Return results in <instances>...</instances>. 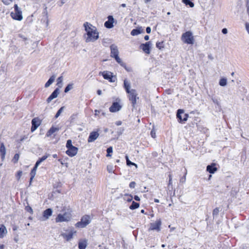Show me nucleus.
<instances>
[{
	"label": "nucleus",
	"instance_id": "obj_1",
	"mask_svg": "<svg viewBox=\"0 0 249 249\" xmlns=\"http://www.w3.org/2000/svg\"><path fill=\"white\" fill-rule=\"evenodd\" d=\"M83 26L86 32L84 35L86 42H94L99 38V33L96 27L87 22Z\"/></svg>",
	"mask_w": 249,
	"mask_h": 249
},
{
	"label": "nucleus",
	"instance_id": "obj_2",
	"mask_svg": "<svg viewBox=\"0 0 249 249\" xmlns=\"http://www.w3.org/2000/svg\"><path fill=\"white\" fill-rule=\"evenodd\" d=\"M124 87L125 89L126 92L129 94V100L131 101L132 106L135 107V105L137 103V94L136 91L134 89H130V83L127 81L126 79H124Z\"/></svg>",
	"mask_w": 249,
	"mask_h": 249
},
{
	"label": "nucleus",
	"instance_id": "obj_3",
	"mask_svg": "<svg viewBox=\"0 0 249 249\" xmlns=\"http://www.w3.org/2000/svg\"><path fill=\"white\" fill-rule=\"evenodd\" d=\"M71 214L70 211L65 212L63 214L59 213L55 218V222H68L71 220Z\"/></svg>",
	"mask_w": 249,
	"mask_h": 249
},
{
	"label": "nucleus",
	"instance_id": "obj_4",
	"mask_svg": "<svg viewBox=\"0 0 249 249\" xmlns=\"http://www.w3.org/2000/svg\"><path fill=\"white\" fill-rule=\"evenodd\" d=\"M181 40L185 43L193 44L194 39L192 32L187 31L183 34L181 36Z\"/></svg>",
	"mask_w": 249,
	"mask_h": 249
},
{
	"label": "nucleus",
	"instance_id": "obj_5",
	"mask_svg": "<svg viewBox=\"0 0 249 249\" xmlns=\"http://www.w3.org/2000/svg\"><path fill=\"white\" fill-rule=\"evenodd\" d=\"M90 223V217L89 215H85L82 217L80 221L75 224V227L78 228H83L86 227Z\"/></svg>",
	"mask_w": 249,
	"mask_h": 249
},
{
	"label": "nucleus",
	"instance_id": "obj_6",
	"mask_svg": "<svg viewBox=\"0 0 249 249\" xmlns=\"http://www.w3.org/2000/svg\"><path fill=\"white\" fill-rule=\"evenodd\" d=\"M15 12L11 13V16L12 18L18 21H20L22 19L23 17L22 15V11L18 8L17 4H15L14 5Z\"/></svg>",
	"mask_w": 249,
	"mask_h": 249
},
{
	"label": "nucleus",
	"instance_id": "obj_7",
	"mask_svg": "<svg viewBox=\"0 0 249 249\" xmlns=\"http://www.w3.org/2000/svg\"><path fill=\"white\" fill-rule=\"evenodd\" d=\"M161 225V221L160 219L157 220L155 222L151 223L150 224L149 231H160V226Z\"/></svg>",
	"mask_w": 249,
	"mask_h": 249
},
{
	"label": "nucleus",
	"instance_id": "obj_8",
	"mask_svg": "<svg viewBox=\"0 0 249 249\" xmlns=\"http://www.w3.org/2000/svg\"><path fill=\"white\" fill-rule=\"evenodd\" d=\"M101 74L104 79L108 80L110 82H114L115 81V77L113 76V73L108 71H104L100 72Z\"/></svg>",
	"mask_w": 249,
	"mask_h": 249
},
{
	"label": "nucleus",
	"instance_id": "obj_9",
	"mask_svg": "<svg viewBox=\"0 0 249 249\" xmlns=\"http://www.w3.org/2000/svg\"><path fill=\"white\" fill-rule=\"evenodd\" d=\"M53 213L52 209L51 208H48L46 210L44 211L43 212L42 216L40 218L41 221H45L49 218V217L52 215Z\"/></svg>",
	"mask_w": 249,
	"mask_h": 249
},
{
	"label": "nucleus",
	"instance_id": "obj_10",
	"mask_svg": "<svg viewBox=\"0 0 249 249\" xmlns=\"http://www.w3.org/2000/svg\"><path fill=\"white\" fill-rule=\"evenodd\" d=\"M76 233V231L71 230L69 231H66V232L61 234V236L67 241H69L72 238L73 234Z\"/></svg>",
	"mask_w": 249,
	"mask_h": 249
},
{
	"label": "nucleus",
	"instance_id": "obj_11",
	"mask_svg": "<svg viewBox=\"0 0 249 249\" xmlns=\"http://www.w3.org/2000/svg\"><path fill=\"white\" fill-rule=\"evenodd\" d=\"M150 41L147 42L144 44H142L140 45V48L146 54L150 53V46L151 45Z\"/></svg>",
	"mask_w": 249,
	"mask_h": 249
},
{
	"label": "nucleus",
	"instance_id": "obj_12",
	"mask_svg": "<svg viewBox=\"0 0 249 249\" xmlns=\"http://www.w3.org/2000/svg\"><path fill=\"white\" fill-rule=\"evenodd\" d=\"M107 18L108 20L105 22L104 25L107 28H112L113 27L114 19L112 16H109Z\"/></svg>",
	"mask_w": 249,
	"mask_h": 249
},
{
	"label": "nucleus",
	"instance_id": "obj_13",
	"mask_svg": "<svg viewBox=\"0 0 249 249\" xmlns=\"http://www.w3.org/2000/svg\"><path fill=\"white\" fill-rule=\"evenodd\" d=\"M122 107L118 102H114L109 107V111L111 112H115L120 110Z\"/></svg>",
	"mask_w": 249,
	"mask_h": 249
},
{
	"label": "nucleus",
	"instance_id": "obj_14",
	"mask_svg": "<svg viewBox=\"0 0 249 249\" xmlns=\"http://www.w3.org/2000/svg\"><path fill=\"white\" fill-rule=\"evenodd\" d=\"M66 154L70 157H73L76 155L78 152V148L75 146L68 148Z\"/></svg>",
	"mask_w": 249,
	"mask_h": 249
},
{
	"label": "nucleus",
	"instance_id": "obj_15",
	"mask_svg": "<svg viewBox=\"0 0 249 249\" xmlns=\"http://www.w3.org/2000/svg\"><path fill=\"white\" fill-rule=\"evenodd\" d=\"M99 134L96 131L91 132L89 137L88 141L89 142H93L95 141L99 137Z\"/></svg>",
	"mask_w": 249,
	"mask_h": 249
},
{
	"label": "nucleus",
	"instance_id": "obj_16",
	"mask_svg": "<svg viewBox=\"0 0 249 249\" xmlns=\"http://www.w3.org/2000/svg\"><path fill=\"white\" fill-rule=\"evenodd\" d=\"M110 48L111 50L110 56L112 57L117 56L119 55V51L117 46L114 44H112L110 46Z\"/></svg>",
	"mask_w": 249,
	"mask_h": 249
},
{
	"label": "nucleus",
	"instance_id": "obj_17",
	"mask_svg": "<svg viewBox=\"0 0 249 249\" xmlns=\"http://www.w3.org/2000/svg\"><path fill=\"white\" fill-rule=\"evenodd\" d=\"M59 94V90L58 88H56L53 92L51 94V95L47 98V102L49 103L51 102L53 99L56 98L58 94Z\"/></svg>",
	"mask_w": 249,
	"mask_h": 249
},
{
	"label": "nucleus",
	"instance_id": "obj_18",
	"mask_svg": "<svg viewBox=\"0 0 249 249\" xmlns=\"http://www.w3.org/2000/svg\"><path fill=\"white\" fill-rule=\"evenodd\" d=\"M216 164L213 163L207 166V171L211 174H213L217 170V168L215 167Z\"/></svg>",
	"mask_w": 249,
	"mask_h": 249
},
{
	"label": "nucleus",
	"instance_id": "obj_19",
	"mask_svg": "<svg viewBox=\"0 0 249 249\" xmlns=\"http://www.w3.org/2000/svg\"><path fill=\"white\" fill-rule=\"evenodd\" d=\"M32 127H31V131L33 132L40 125V123L39 121L36 118H34L32 120Z\"/></svg>",
	"mask_w": 249,
	"mask_h": 249
},
{
	"label": "nucleus",
	"instance_id": "obj_20",
	"mask_svg": "<svg viewBox=\"0 0 249 249\" xmlns=\"http://www.w3.org/2000/svg\"><path fill=\"white\" fill-rule=\"evenodd\" d=\"M87 246V240L86 239L81 240L78 243L79 249H86Z\"/></svg>",
	"mask_w": 249,
	"mask_h": 249
},
{
	"label": "nucleus",
	"instance_id": "obj_21",
	"mask_svg": "<svg viewBox=\"0 0 249 249\" xmlns=\"http://www.w3.org/2000/svg\"><path fill=\"white\" fill-rule=\"evenodd\" d=\"M7 233L6 227L3 225H0V238H3Z\"/></svg>",
	"mask_w": 249,
	"mask_h": 249
},
{
	"label": "nucleus",
	"instance_id": "obj_22",
	"mask_svg": "<svg viewBox=\"0 0 249 249\" xmlns=\"http://www.w3.org/2000/svg\"><path fill=\"white\" fill-rule=\"evenodd\" d=\"M59 130V128L57 127H52L47 132L46 134V136L47 137L51 136L53 134L54 132L58 131Z\"/></svg>",
	"mask_w": 249,
	"mask_h": 249
},
{
	"label": "nucleus",
	"instance_id": "obj_23",
	"mask_svg": "<svg viewBox=\"0 0 249 249\" xmlns=\"http://www.w3.org/2000/svg\"><path fill=\"white\" fill-rule=\"evenodd\" d=\"M55 78V75H52L51 76V77L49 78V80L46 83L45 85V88L49 87L54 81Z\"/></svg>",
	"mask_w": 249,
	"mask_h": 249
},
{
	"label": "nucleus",
	"instance_id": "obj_24",
	"mask_svg": "<svg viewBox=\"0 0 249 249\" xmlns=\"http://www.w3.org/2000/svg\"><path fill=\"white\" fill-rule=\"evenodd\" d=\"M0 152L1 154V159L2 160L4 159L6 154V149L3 143H1L0 147Z\"/></svg>",
	"mask_w": 249,
	"mask_h": 249
},
{
	"label": "nucleus",
	"instance_id": "obj_25",
	"mask_svg": "<svg viewBox=\"0 0 249 249\" xmlns=\"http://www.w3.org/2000/svg\"><path fill=\"white\" fill-rule=\"evenodd\" d=\"M184 113V110L181 109H179L178 110L177 116V118L179 119V122H183V118L181 116V114Z\"/></svg>",
	"mask_w": 249,
	"mask_h": 249
},
{
	"label": "nucleus",
	"instance_id": "obj_26",
	"mask_svg": "<svg viewBox=\"0 0 249 249\" xmlns=\"http://www.w3.org/2000/svg\"><path fill=\"white\" fill-rule=\"evenodd\" d=\"M49 155L46 154L40 158L36 163V166H39V165L43 161L46 160L49 157Z\"/></svg>",
	"mask_w": 249,
	"mask_h": 249
},
{
	"label": "nucleus",
	"instance_id": "obj_27",
	"mask_svg": "<svg viewBox=\"0 0 249 249\" xmlns=\"http://www.w3.org/2000/svg\"><path fill=\"white\" fill-rule=\"evenodd\" d=\"M116 61L122 66L125 67V64L122 61L121 58L119 57V55L117 56L114 57Z\"/></svg>",
	"mask_w": 249,
	"mask_h": 249
},
{
	"label": "nucleus",
	"instance_id": "obj_28",
	"mask_svg": "<svg viewBox=\"0 0 249 249\" xmlns=\"http://www.w3.org/2000/svg\"><path fill=\"white\" fill-rule=\"evenodd\" d=\"M227 79L225 78H222L220 79L219 84L222 87H224L227 85Z\"/></svg>",
	"mask_w": 249,
	"mask_h": 249
},
{
	"label": "nucleus",
	"instance_id": "obj_29",
	"mask_svg": "<svg viewBox=\"0 0 249 249\" xmlns=\"http://www.w3.org/2000/svg\"><path fill=\"white\" fill-rule=\"evenodd\" d=\"M139 207V204L138 203L133 201L132 204L130 206L129 208L131 210H134L138 208Z\"/></svg>",
	"mask_w": 249,
	"mask_h": 249
},
{
	"label": "nucleus",
	"instance_id": "obj_30",
	"mask_svg": "<svg viewBox=\"0 0 249 249\" xmlns=\"http://www.w3.org/2000/svg\"><path fill=\"white\" fill-rule=\"evenodd\" d=\"M182 1L186 5H189L190 7L192 8L194 7V3L191 1L190 0H182Z\"/></svg>",
	"mask_w": 249,
	"mask_h": 249
},
{
	"label": "nucleus",
	"instance_id": "obj_31",
	"mask_svg": "<svg viewBox=\"0 0 249 249\" xmlns=\"http://www.w3.org/2000/svg\"><path fill=\"white\" fill-rule=\"evenodd\" d=\"M141 33L140 29H133L131 32V35L132 36H137Z\"/></svg>",
	"mask_w": 249,
	"mask_h": 249
},
{
	"label": "nucleus",
	"instance_id": "obj_32",
	"mask_svg": "<svg viewBox=\"0 0 249 249\" xmlns=\"http://www.w3.org/2000/svg\"><path fill=\"white\" fill-rule=\"evenodd\" d=\"M38 166H36V164H35L34 167L32 170V171L30 173V175H31V176H32V178L35 177L36 174V169H37Z\"/></svg>",
	"mask_w": 249,
	"mask_h": 249
},
{
	"label": "nucleus",
	"instance_id": "obj_33",
	"mask_svg": "<svg viewBox=\"0 0 249 249\" xmlns=\"http://www.w3.org/2000/svg\"><path fill=\"white\" fill-rule=\"evenodd\" d=\"M72 88H73V84H69L65 88L64 92L67 93L69 91H70L71 89Z\"/></svg>",
	"mask_w": 249,
	"mask_h": 249
},
{
	"label": "nucleus",
	"instance_id": "obj_34",
	"mask_svg": "<svg viewBox=\"0 0 249 249\" xmlns=\"http://www.w3.org/2000/svg\"><path fill=\"white\" fill-rule=\"evenodd\" d=\"M62 81H63V77L60 76L57 79V85L59 87H61L62 86Z\"/></svg>",
	"mask_w": 249,
	"mask_h": 249
},
{
	"label": "nucleus",
	"instance_id": "obj_35",
	"mask_svg": "<svg viewBox=\"0 0 249 249\" xmlns=\"http://www.w3.org/2000/svg\"><path fill=\"white\" fill-rule=\"evenodd\" d=\"M124 196H125V197H124V200L127 201L128 202H130L132 200L133 197L131 195L125 194L124 195Z\"/></svg>",
	"mask_w": 249,
	"mask_h": 249
},
{
	"label": "nucleus",
	"instance_id": "obj_36",
	"mask_svg": "<svg viewBox=\"0 0 249 249\" xmlns=\"http://www.w3.org/2000/svg\"><path fill=\"white\" fill-rule=\"evenodd\" d=\"M64 107H62L58 110V111L57 112L55 116V118H58L60 114L62 113V112L64 110Z\"/></svg>",
	"mask_w": 249,
	"mask_h": 249
},
{
	"label": "nucleus",
	"instance_id": "obj_37",
	"mask_svg": "<svg viewBox=\"0 0 249 249\" xmlns=\"http://www.w3.org/2000/svg\"><path fill=\"white\" fill-rule=\"evenodd\" d=\"M107 170L109 173H113L114 171V167L113 165H108L107 166Z\"/></svg>",
	"mask_w": 249,
	"mask_h": 249
},
{
	"label": "nucleus",
	"instance_id": "obj_38",
	"mask_svg": "<svg viewBox=\"0 0 249 249\" xmlns=\"http://www.w3.org/2000/svg\"><path fill=\"white\" fill-rule=\"evenodd\" d=\"M107 157H111V155L110 154V153H112L113 152V149H112V147L111 146L108 147L107 150Z\"/></svg>",
	"mask_w": 249,
	"mask_h": 249
},
{
	"label": "nucleus",
	"instance_id": "obj_39",
	"mask_svg": "<svg viewBox=\"0 0 249 249\" xmlns=\"http://www.w3.org/2000/svg\"><path fill=\"white\" fill-rule=\"evenodd\" d=\"M163 44V42H158L156 43V47L160 50L164 47Z\"/></svg>",
	"mask_w": 249,
	"mask_h": 249
},
{
	"label": "nucleus",
	"instance_id": "obj_40",
	"mask_svg": "<svg viewBox=\"0 0 249 249\" xmlns=\"http://www.w3.org/2000/svg\"><path fill=\"white\" fill-rule=\"evenodd\" d=\"M74 146H73L72 145V142H71V140H68L67 142V143H66V147L68 148H69L70 147H73Z\"/></svg>",
	"mask_w": 249,
	"mask_h": 249
},
{
	"label": "nucleus",
	"instance_id": "obj_41",
	"mask_svg": "<svg viewBox=\"0 0 249 249\" xmlns=\"http://www.w3.org/2000/svg\"><path fill=\"white\" fill-rule=\"evenodd\" d=\"M19 158V155L18 154H16L14 155V157L13 158V160H14V162H17L18 161V160Z\"/></svg>",
	"mask_w": 249,
	"mask_h": 249
},
{
	"label": "nucleus",
	"instance_id": "obj_42",
	"mask_svg": "<svg viewBox=\"0 0 249 249\" xmlns=\"http://www.w3.org/2000/svg\"><path fill=\"white\" fill-rule=\"evenodd\" d=\"M22 172L21 171H18V172L17 173V178L18 180H19L21 176H22Z\"/></svg>",
	"mask_w": 249,
	"mask_h": 249
},
{
	"label": "nucleus",
	"instance_id": "obj_43",
	"mask_svg": "<svg viewBox=\"0 0 249 249\" xmlns=\"http://www.w3.org/2000/svg\"><path fill=\"white\" fill-rule=\"evenodd\" d=\"M219 209L218 208H216L215 209H214L213 211V215H217L218 214V213H219Z\"/></svg>",
	"mask_w": 249,
	"mask_h": 249
},
{
	"label": "nucleus",
	"instance_id": "obj_44",
	"mask_svg": "<svg viewBox=\"0 0 249 249\" xmlns=\"http://www.w3.org/2000/svg\"><path fill=\"white\" fill-rule=\"evenodd\" d=\"M151 136L152 138H155L156 137V132L154 129H152L151 131Z\"/></svg>",
	"mask_w": 249,
	"mask_h": 249
},
{
	"label": "nucleus",
	"instance_id": "obj_45",
	"mask_svg": "<svg viewBox=\"0 0 249 249\" xmlns=\"http://www.w3.org/2000/svg\"><path fill=\"white\" fill-rule=\"evenodd\" d=\"M136 185V182L134 181H132L129 184V187L131 188H134Z\"/></svg>",
	"mask_w": 249,
	"mask_h": 249
},
{
	"label": "nucleus",
	"instance_id": "obj_46",
	"mask_svg": "<svg viewBox=\"0 0 249 249\" xmlns=\"http://www.w3.org/2000/svg\"><path fill=\"white\" fill-rule=\"evenodd\" d=\"M126 164H127V165H132L135 166L136 167L137 166L136 164H135V163H134L133 162H131L129 160H127Z\"/></svg>",
	"mask_w": 249,
	"mask_h": 249
},
{
	"label": "nucleus",
	"instance_id": "obj_47",
	"mask_svg": "<svg viewBox=\"0 0 249 249\" xmlns=\"http://www.w3.org/2000/svg\"><path fill=\"white\" fill-rule=\"evenodd\" d=\"M5 4L8 5L12 1V0H1Z\"/></svg>",
	"mask_w": 249,
	"mask_h": 249
},
{
	"label": "nucleus",
	"instance_id": "obj_48",
	"mask_svg": "<svg viewBox=\"0 0 249 249\" xmlns=\"http://www.w3.org/2000/svg\"><path fill=\"white\" fill-rule=\"evenodd\" d=\"M188 117V114H184L183 117V122H185L187 120Z\"/></svg>",
	"mask_w": 249,
	"mask_h": 249
},
{
	"label": "nucleus",
	"instance_id": "obj_49",
	"mask_svg": "<svg viewBox=\"0 0 249 249\" xmlns=\"http://www.w3.org/2000/svg\"><path fill=\"white\" fill-rule=\"evenodd\" d=\"M186 174H187V172L185 173V174L184 176V177L180 179V181L181 182H182V183L185 182V180H186Z\"/></svg>",
	"mask_w": 249,
	"mask_h": 249
},
{
	"label": "nucleus",
	"instance_id": "obj_50",
	"mask_svg": "<svg viewBox=\"0 0 249 249\" xmlns=\"http://www.w3.org/2000/svg\"><path fill=\"white\" fill-rule=\"evenodd\" d=\"M146 31L147 33L150 34L151 33V28L150 27H147L146 28Z\"/></svg>",
	"mask_w": 249,
	"mask_h": 249
},
{
	"label": "nucleus",
	"instance_id": "obj_51",
	"mask_svg": "<svg viewBox=\"0 0 249 249\" xmlns=\"http://www.w3.org/2000/svg\"><path fill=\"white\" fill-rule=\"evenodd\" d=\"M222 33L223 34H227V33H228V30H227L226 28H223V29L222 30Z\"/></svg>",
	"mask_w": 249,
	"mask_h": 249
},
{
	"label": "nucleus",
	"instance_id": "obj_52",
	"mask_svg": "<svg viewBox=\"0 0 249 249\" xmlns=\"http://www.w3.org/2000/svg\"><path fill=\"white\" fill-rule=\"evenodd\" d=\"M169 185L172 184V176L171 175L169 176Z\"/></svg>",
	"mask_w": 249,
	"mask_h": 249
},
{
	"label": "nucleus",
	"instance_id": "obj_53",
	"mask_svg": "<svg viewBox=\"0 0 249 249\" xmlns=\"http://www.w3.org/2000/svg\"><path fill=\"white\" fill-rule=\"evenodd\" d=\"M246 28L247 32L249 33V24L246 23Z\"/></svg>",
	"mask_w": 249,
	"mask_h": 249
},
{
	"label": "nucleus",
	"instance_id": "obj_54",
	"mask_svg": "<svg viewBox=\"0 0 249 249\" xmlns=\"http://www.w3.org/2000/svg\"><path fill=\"white\" fill-rule=\"evenodd\" d=\"M26 210L27 211L30 212L31 213H33V210L31 207L26 208Z\"/></svg>",
	"mask_w": 249,
	"mask_h": 249
},
{
	"label": "nucleus",
	"instance_id": "obj_55",
	"mask_svg": "<svg viewBox=\"0 0 249 249\" xmlns=\"http://www.w3.org/2000/svg\"><path fill=\"white\" fill-rule=\"evenodd\" d=\"M45 15V19L47 20V22H46V24H47V26H48V17H47V14L46 13H44Z\"/></svg>",
	"mask_w": 249,
	"mask_h": 249
},
{
	"label": "nucleus",
	"instance_id": "obj_56",
	"mask_svg": "<svg viewBox=\"0 0 249 249\" xmlns=\"http://www.w3.org/2000/svg\"><path fill=\"white\" fill-rule=\"evenodd\" d=\"M134 199H135V200H136L137 201H140V198L138 196H134Z\"/></svg>",
	"mask_w": 249,
	"mask_h": 249
},
{
	"label": "nucleus",
	"instance_id": "obj_57",
	"mask_svg": "<svg viewBox=\"0 0 249 249\" xmlns=\"http://www.w3.org/2000/svg\"><path fill=\"white\" fill-rule=\"evenodd\" d=\"M66 1V0H60L61 4L60 6L63 5Z\"/></svg>",
	"mask_w": 249,
	"mask_h": 249
},
{
	"label": "nucleus",
	"instance_id": "obj_58",
	"mask_svg": "<svg viewBox=\"0 0 249 249\" xmlns=\"http://www.w3.org/2000/svg\"><path fill=\"white\" fill-rule=\"evenodd\" d=\"M100 111L98 110H95V115H98V114L99 113Z\"/></svg>",
	"mask_w": 249,
	"mask_h": 249
},
{
	"label": "nucleus",
	"instance_id": "obj_59",
	"mask_svg": "<svg viewBox=\"0 0 249 249\" xmlns=\"http://www.w3.org/2000/svg\"><path fill=\"white\" fill-rule=\"evenodd\" d=\"M149 37L148 35H146L144 36V39L145 40H148L149 39Z\"/></svg>",
	"mask_w": 249,
	"mask_h": 249
},
{
	"label": "nucleus",
	"instance_id": "obj_60",
	"mask_svg": "<svg viewBox=\"0 0 249 249\" xmlns=\"http://www.w3.org/2000/svg\"><path fill=\"white\" fill-rule=\"evenodd\" d=\"M97 94L99 95H101L102 94V91L101 90H97Z\"/></svg>",
	"mask_w": 249,
	"mask_h": 249
},
{
	"label": "nucleus",
	"instance_id": "obj_61",
	"mask_svg": "<svg viewBox=\"0 0 249 249\" xmlns=\"http://www.w3.org/2000/svg\"><path fill=\"white\" fill-rule=\"evenodd\" d=\"M4 246L3 245L0 244V249H4Z\"/></svg>",
	"mask_w": 249,
	"mask_h": 249
},
{
	"label": "nucleus",
	"instance_id": "obj_62",
	"mask_svg": "<svg viewBox=\"0 0 249 249\" xmlns=\"http://www.w3.org/2000/svg\"><path fill=\"white\" fill-rule=\"evenodd\" d=\"M154 201L156 203H159V200L158 199H157V198H155L154 199Z\"/></svg>",
	"mask_w": 249,
	"mask_h": 249
},
{
	"label": "nucleus",
	"instance_id": "obj_63",
	"mask_svg": "<svg viewBox=\"0 0 249 249\" xmlns=\"http://www.w3.org/2000/svg\"><path fill=\"white\" fill-rule=\"evenodd\" d=\"M212 100L213 101V102L214 103H215V101H217V100L216 99H215V98H212Z\"/></svg>",
	"mask_w": 249,
	"mask_h": 249
},
{
	"label": "nucleus",
	"instance_id": "obj_64",
	"mask_svg": "<svg viewBox=\"0 0 249 249\" xmlns=\"http://www.w3.org/2000/svg\"><path fill=\"white\" fill-rule=\"evenodd\" d=\"M151 0H144V2L145 3H147L148 2H149L150 1H151Z\"/></svg>",
	"mask_w": 249,
	"mask_h": 249
}]
</instances>
